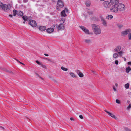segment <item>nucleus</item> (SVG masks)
Listing matches in <instances>:
<instances>
[{
  "label": "nucleus",
  "mask_w": 131,
  "mask_h": 131,
  "mask_svg": "<svg viewBox=\"0 0 131 131\" xmlns=\"http://www.w3.org/2000/svg\"><path fill=\"white\" fill-rule=\"evenodd\" d=\"M91 26L94 33L96 35L100 34L101 33V29L100 26L98 25L92 24Z\"/></svg>",
  "instance_id": "1"
},
{
  "label": "nucleus",
  "mask_w": 131,
  "mask_h": 131,
  "mask_svg": "<svg viewBox=\"0 0 131 131\" xmlns=\"http://www.w3.org/2000/svg\"><path fill=\"white\" fill-rule=\"evenodd\" d=\"M57 3L58 6L56 7L57 9L59 11H60V8H61L63 7L64 6V3L61 0H58L57 1Z\"/></svg>",
  "instance_id": "2"
},
{
  "label": "nucleus",
  "mask_w": 131,
  "mask_h": 131,
  "mask_svg": "<svg viewBox=\"0 0 131 131\" xmlns=\"http://www.w3.org/2000/svg\"><path fill=\"white\" fill-rule=\"evenodd\" d=\"M99 17L103 26L105 27H107V23L104 17L102 15H100Z\"/></svg>",
  "instance_id": "3"
},
{
  "label": "nucleus",
  "mask_w": 131,
  "mask_h": 131,
  "mask_svg": "<svg viewBox=\"0 0 131 131\" xmlns=\"http://www.w3.org/2000/svg\"><path fill=\"white\" fill-rule=\"evenodd\" d=\"M80 28L86 34H90L91 33L90 32L89 30L83 26H80Z\"/></svg>",
  "instance_id": "4"
},
{
  "label": "nucleus",
  "mask_w": 131,
  "mask_h": 131,
  "mask_svg": "<svg viewBox=\"0 0 131 131\" xmlns=\"http://www.w3.org/2000/svg\"><path fill=\"white\" fill-rule=\"evenodd\" d=\"M103 4L104 7L106 8H109L111 6L110 2L106 1H104L103 3Z\"/></svg>",
  "instance_id": "5"
},
{
  "label": "nucleus",
  "mask_w": 131,
  "mask_h": 131,
  "mask_svg": "<svg viewBox=\"0 0 131 131\" xmlns=\"http://www.w3.org/2000/svg\"><path fill=\"white\" fill-rule=\"evenodd\" d=\"M118 10L120 11H123L125 9V6L122 4H118L117 6Z\"/></svg>",
  "instance_id": "6"
},
{
  "label": "nucleus",
  "mask_w": 131,
  "mask_h": 131,
  "mask_svg": "<svg viewBox=\"0 0 131 131\" xmlns=\"http://www.w3.org/2000/svg\"><path fill=\"white\" fill-rule=\"evenodd\" d=\"M131 32V29H128L125 30L121 32V35L122 36H125L129 32Z\"/></svg>",
  "instance_id": "7"
},
{
  "label": "nucleus",
  "mask_w": 131,
  "mask_h": 131,
  "mask_svg": "<svg viewBox=\"0 0 131 131\" xmlns=\"http://www.w3.org/2000/svg\"><path fill=\"white\" fill-rule=\"evenodd\" d=\"M110 10L112 12L117 13L118 11V9L117 7L116 6H113L111 7L110 8Z\"/></svg>",
  "instance_id": "8"
},
{
  "label": "nucleus",
  "mask_w": 131,
  "mask_h": 131,
  "mask_svg": "<svg viewBox=\"0 0 131 131\" xmlns=\"http://www.w3.org/2000/svg\"><path fill=\"white\" fill-rule=\"evenodd\" d=\"M68 12V9L66 8H65L64 10L61 12V16L62 17H66L67 16L66 13Z\"/></svg>",
  "instance_id": "9"
},
{
  "label": "nucleus",
  "mask_w": 131,
  "mask_h": 131,
  "mask_svg": "<svg viewBox=\"0 0 131 131\" xmlns=\"http://www.w3.org/2000/svg\"><path fill=\"white\" fill-rule=\"evenodd\" d=\"M29 23L33 27H35L37 25L36 22L33 20L29 21Z\"/></svg>",
  "instance_id": "10"
},
{
  "label": "nucleus",
  "mask_w": 131,
  "mask_h": 131,
  "mask_svg": "<svg viewBox=\"0 0 131 131\" xmlns=\"http://www.w3.org/2000/svg\"><path fill=\"white\" fill-rule=\"evenodd\" d=\"M111 3L112 5H116L118 4L119 0H110Z\"/></svg>",
  "instance_id": "11"
},
{
  "label": "nucleus",
  "mask_w": 131,
  "mask_h": 131,
  "mask_svg": "<svg viewBox=\"0 0 131 131\" xmlns=\"http://www.w3.org/2000/svg\"><path fill=\"white\" fill-rule=\"evenodd\" d=\"M57 28L58 30H61L64 29V26L63 24H61L58 25Z\"/></svg>",
  "instance_id": "12"
},
{
  "label": "nucleus",
  "mask_w": 131,
  "mask_h": 131,
  "mask_svg": "<svg viewBox=\"0 0 131 131\" xmlns=\"http://www.w3.org/2000/svg\"><path fill=\"white\" fill-rule=\"evenodd\" d=\"M46 28L45 26H41L39 27V29L41 31H43L46 29Z\"/></svg>",
  "instance_id": "13"
},
{
  "label": "nucleus",
  "mask_w": 131,
  "mask_h": 131,
  "mask_svg": "<svg viewBox=\"0 0 131 131\" xmlns=\"http://www.w3.org/2000/svg\"><path fill=\"white\" fill-rule=\"evenodd\" d=\"M54 29L52 28H48L46 30L47 32L49 33L52 32L54 31Z\"/></svg>",
  "instance_id": "14"
},
{
  "label": "nucleus",
  "mask_w": 131,
  "mask_h": 131,
  "mask_svg": "<svg viewBox=\"0 0 131 131\" xmlns=\"http://www.w3.org/2000/svg\"><path fill=\"white\" fill-rule=\"evenodd\" d=\"M2 9L4 10H6L8 9V6L6 4L3 5Z\"/></svg>",
  "instance_id": "15"
},
{
  "label": "nucleus",
  "mask_w": 131,
  "mask_h": 131,
  "mask_svg": "<svg viewBox=\"0 0 131 131\" xmlns=\"http://www.w3.org/2000/svg\"><path fill=\"white\" fill-rule=\"evenodd\" d=\"M121 48V47L120 46H118L114 49V50L116 52H118L120 51Z\"/></svg>",
  "instance_id": "16"
},
{
  "label": "nucleus",
  "mask_w": 131,
  "mask_h": 131,
  "mask_svg": "<svg viewBox=\"0 0 131 131\" xmlns=\"http://www.w3.org/2000/svg\"><path fill=\"white\" fill-rule=\"evenodd\" d=\"M22 17L23 19L24 20V21L23 22V23L24 24L25 23V21L28 20L29 19L28 17L26 16H23Z\"/></svg>",
  "instance_id": "17"
},
{
  "label": "nucleus",
  "mask_w": 131,
  "mask_h": 131,
  "mask_svg": "<svg viewBox=\"0 0 131 131\" xmlns=\"http://www.w3.org/2000/svg\"><path fill=\"white\" fill-rule=\"evenodd\" d=\"M119 54L117 53H114L113 55V57L114 58L116 59L119 57Z\"/></svg>",
  "instance_id": "18"
},
{
  "label": "nucleus",
  "mask_w": 131,
  "mask_h": 131,
  "mask_svg": "<svg viewBox=\"0 0 131 131\" xmlns=\"http://www.w3.org/2000/svg\"><path fill=\"white\" fill-rule=\"evenodd\" d=\"M126 70L127 73H129L131 70V68L129 66H128L126 68Z\"/></svg>",
  "instance_id": "19"
},
{
  "label": "nucleus",
  "mask_w": 131,
  "mask_h": 131,
  "mask_svg": "<svg viewBox=\"0 0 131 131\" xmlns=\"http://www.w3.org/2000/svg\"><path fill=\"white\" fill-rule=\"evenodd\" d=\"M85 42L88 44H90L92 43V41L90 39H86L85 40Z\"/></svg>",
  "instance_id": "20"
},
{
  "label": "nucleus",
  "mask_w": 131,
  "mask_h": 131,
  "mask_svg": "<svg viewBox=\"0 0 131 131\" xmlns=\"http://www.w3.org/2000/svg\"><path fill=\"white\" fill-rule=\"evenodd\" d=\"M113 16L112 15H108L106 17V18L108 20H111L113 18Z\"/></svg>",
  "instance_id": "21"
},
{
  "label": "nucleus",
  "mask_w": 131,
  "mask_h": 131,
  "mask_svg": "<svg viewBox=\"0 0 131 131\" xmlns=\"http://www.w3.org/2000/svg\"><path fill=\"white\" fill-rule=\"evenodd\" d=\"M70 75L73 78H77V77L75 75V74L71 72L69 73Z\"/></svg>",
  "instance_id": "22"
},
{
  "label": "nucleus",
  "mask_w": 131,
  "mask_h": 131,
  "mask_svg": "<svg viewBox=\"0 0 131 131\" xmlns=\"http://www.w3.org/2000/svg\"><path fill=\"white\" fill-rule=\"evenodd\" d=\"M129 83H127V84H125L124 85L125 88L126 89H127L129 88Z\"/></svg>",
  "instance_id": "23"
},
{
  "label": "nucleus",
  "mask_w": 131,
  "mask_h": 131,
  "mask_svg": "<svg viewBox=\"0 0 131 131\" xmlns=\"http://www.w3.org/2000/svg\"><path fill=\"white\" fill-rule=\"evenodd\" d=\"M17 15L20 16H22L23 15V12L21 11H19L17 13Z\"/></svg>",
  "instance_id": "24"
},
{
  "label": "nucleus",
  "mask_w": 131,
  "mask_h": 131,
  "mask_svg": "<svg viewBox=\"0 0 131 131\" xmlns=\"http://www.w3.org/2000/svg\"><path fill=\"white\" fill-rule=\"evenodd\" d=\"M108 115L114 119H116L115 116L113 114L110 113Z\"/></svg>",
  "instance_id": "25"
},
{
  "label": "nucleus",
  "mask_w": 131,
  "mask_h": 131,
  "mask_svg": "<svg viewBox=\"0 0 131 131\" xmlns=\"http://www.w3.org/2000/svg\"><path fill=\"white\" fill-rule=\"evenodd\" d=\"M123 53L124 52L122 51H120L118 52V54H119V56L121 57Z\"/></svg>",
  "instance_id": "26"
},
{
  "label": "nucleus",
  "mask_w": 131,
  "mask_h": 131,
  "mask_svg": "<svg viewBox=\"0 0 131 131\" xmlns=\"http://www.w3.org/2000/svg\"><path fill=\"white\" fill-rule=\"evenodd\" d=\"M117 26L119 29H121L123 27V25H122L119 24H117Z\"/></svg>",
  "instance_id": "27"
},
{
  "label": "nucleus",
  "mask_w": 131,
  "mask_h": 131,
  "mask_svg": "<svg viewBox=\"0 0 131 131\" xmlns=\"http://www.w3.org/2000/svg\"><path fill=\"white\" fill-rule=\"evenodd\" d=\"M91 3L90 1H87L86 2V5L87 7H89Z\"/></svg>",
  "instance_id": "28"
},
{
  "label": "nucleus",
  "mask_w": 131,
  "mask_h": 131,
  "mask_svg": "<svg viewBox=\"0 0 131 131\" xmlns=\"http://www.w3.org/2000/svg\"><path fill=\"white\" fill-rule=\"evenodd\" d=\"M13 15L15 16L17 14V11L15 10H14L13 12Z\"/></svg>",
  "instance_id": "29"
},
{
  "label": "nucleus",
  "mask_w": 131,
  "mask_h": 131,
  "mask_svg": "<svg viewBox=\"0 0 131 131\" xmlns=\"http://www.w3.org/2000/svg\"><path fill=\"white\" fill-rule=\"evenodd\" d=\"M61 69L63 70L64 71H67L68 70L67 69L65 68V67H61Z\"/></svg>",
  "instance_id": "30"
},
{
  "label": "nucleus",
  "mask_w": 131,
  "mask_h": 131,
  "mask_svg": "<svg viewBox=\"0 0 131 131\" xmlns=\"http://www.w3.org/2000/svg\"><path fill=\"white\" fill-rule=\"evenodd\" d=\"M78 75L80 77H82L84 76L83 74L81 72L79 73Z\"/></svg>",
  "instance_id": "31"
},
{
  "label": "nucleus",
  "mask_w": 131,
  "mask_h": 131,
  "mask_svg": "<svg viewBox=\"0 0 131 131\" xmlns=\"http://www.w3.org/2000/svg\"><path fill=\"white\" fill-rule=\"evenodd\" d=\"M128 37H129V40H131V33H130L128 35Z\"/></svg>",
  "instance_id": "32"
},
{
  "label": "nucleus",
  "mask_w": 131,
  "mask_h": 131,
  "mask_svg": "<svg viewBox=\"0 0 131 131\" xmlns=\"http://www.w3.org/2000/svg\"><path fill=\"white\" fill-rule=\"evenodd\" d=\"M116 103H117L120 104V101L118 99H116Z\"/></svg>",
  "instance_id": "33"
},
{
  "label": "nucleus",
  "mask_w": 131,
  "mask_h": 131,
  "mask_svg": "<svg viewBox=\"0 0 131 131\" xmlns=\"http://www.w3.org/2000/svg\"><path fill=\"white\" fill-rule=\"evenodd\" d=\"M75 72L77 74H78L79 73H80V71L78 70H75Z\"/></svg>",
  "instance_id": "34"
},
{
  "label": "nucleus",
  "mask_w": 131,
  "mask_h": 131,
  "mask_svg": "<svg viewBox=\"0 0 131 131\" xmlns=\"http://www.w3.org/2000/svg\"><path fill=\"white\" fill-rule=\"evenodd\" d=\"M131 108V104H130L128 106V107H127V108L128 110L130 108Z\"/></svg>",
  "instance_id": "35"
},
{
  "label": "nucleus",
  "mask_w": 131,
  "mask_h": 131,
  "mask_svg": "<svg viewBox=\"0 0 131 131\" xmlns=\"http://www.w3.org/2000/svg\"><path fill=\"white\" fill-rule=\"evenodd\" d=\"M5 71L7 72H9L10 73H13V72H12L8 70H5Z\"/></svg>",
  "instance_id": "36"
},
{
  "label": "nucleus",
  "mask_w": 131,
  "mask_h": 131,
  "mask_svg": "<svg viewBox=\"0 0 131 131\" xmlns=\"http://www.w3.org/2000/svg\"><path fill=\"white\" fill-rule=\"evenodd\" d=\"M36 62L38 64L40 65L41 64V63H40L37 60L36 61Z\"/></svg>",
  "instance_id": "37"
},
{
  "label": "nucleus",
  "mask_w": 131,
  "mask_h": 131,
  "mask_svg": "<svg viewBox=\"0 0 131 131\" xmlns=\"http://www.w3.org/2000/svg\"><path fill=\"white\" fill-rule=\"evenodd\" d=\"M115 63L116 64L118 65V60H115Z\"/></svg>",
  "instance_id": "38"
},
{
  "label": "nucleus",
  "mask_w": 131,
  "mask_h": 131,
  "mask_svg": "<svg viewBox=\"0 0 131 131\" xmlns=\"http://www.w3.org/2000/svg\"><path fill=\"white\" fill-rule=\"evenodd\" d=\"M3 6V4L0 2V8H2Z\"/></svg>",
  "instance_id": "39"
},
{
  "label": "nucleus",
  "mask_w": 131,
  "mask_h": 131,
  "mask_svg": "<svg viewBox=\"0 0 131 131\" xmlns=\"http://www.w3.org/2000/svg\"><path fill=\"white\" fill-rule=\"evenodd\" d=\"M28 1V0H23V2L24 3H26Z\"/></svg>",
  "instance_id": "40"
},
{
  "label": "nucleus",
  "mask_w": 131,
  "mask_h": 131,
  "mask_svg": "<svg viewBox=\"0 0 131 131\" xmlns=\"http://www.w3.org/2000/svg\"><path fill=\"white\" fill-rule=\"evenodd\" d=\"M105 111L108 114V115L110 113V112H109L107 111L106 110H105Z\"/></svg>",
  "instance_id": "41"
},
{
  "label": "nucleus",
  "mask_w": 131,
  "mask_h": 131,
  "mask_svg": "<svg viewBox=\"0 0 131 131\" xmlns=\"http://www.w3.org/2000/svg\"><path fill=\"white\" fill-rule=\"evenodd\" d=\"M80 118L81 119H83V116L82 115H80L79 116Z\"/></svg>",
  "instance_id": "42"
},
{
  "label": "nucleus",
  "mask_w": 131,
  "mask_h": 131,
  "mask_svg": "<svg viewBox=\"0 0 131 131\" xmlns=\"http://www.w3.org/2000/svg\"><path fill=\"white\" fill-rule=\"evenodd\" d=\"M40 65H41L42 67L43 68H46V66L43 65L41 63V64H40Z\"/></svg>",
  "instance_id": "43"
},
{
  "label": "nucleus",
  "mask_w": 131,
  "mask_h": 131,
  "mask_svg": "<svg viewBox=\"0 0 131 131\" xmlns=\"http://www.w3.org/2000/svg\"><path fill=\"white\" fill-rule=\"evenodd\" d=\"M36 75H37L38 76H39V77L40 78H41L43 79L42 78V77L40 76L38 74H37V73H36Z\"/></svg>",
  "instance_id": "44"
},
{
  "label": "nucleus",
  "mask_w": 131,
  "mask_h": 131,
  "mask_svg": "<svg viewBox=\"0 0 131 131\" xmlns=\"http://www.w3.org/2000/svg\"><path fill=\"white\" fill-rule=\"evenodd\" d=\"M113 89L114 91H116V89L115 88L114 86L113 87Z\"/></svg>",
  "instance_id": "45"
},
{
  "label": "nucleus",
  "mask_w": 131,
  "mask_h": 131,
  "mask_svg": "<svg viewBox=\"0 0 131 131\" xmlns=\"http://www.w3.org/2000/svg\"><path fill=\"white\" fill-rule=\"evenodd\" d=\"M1 128L2 129H3V130H5V128H4V127H1Z\"/></svg>",
  "instance_id": "46"
},
{
  "label": "nucleus",
  "mask_w": 131,
  "mask_h": 131,
  "mask_svg": "<svg viewBox=\"0 0 131 131\" xmlns=\"http://www.w3.org/2000/svg\"><path fill=\"white\" fill-rule=\"evenodd\" d=\"M46 59L47 60H48L49 61H51V60L49 59V58H46Z\"/></svg>",
  "instance_id": "47"
},
{
  "label": "nucleus",
  "mask_w": 131,
  "mask_h": 131,
  "mask_svg": "<svg viewBox=\"0 0 131 131\" xmlns=\"http://www.w3.org/2000/svg\"><path fill=\"white\" fill-rule=\"evenodd\" d=\"M122 58L124 59V60L125 61H126V59L125 57H122Z\"/></svg>",
  "instance_id": "48"
},
{
  "label": "nucleus",
  "mask_w": 131,
  "mask_h": 131,
  "mask_svg": "<svg viewBox=\"0 0 131 131\" xmlns=\"http://www.w3.org/2000/svg\"><path fill=\"white\" fill-rule=\"evenodd\" d=\"M126 130L127 131H129V129L128 128H126Z\"/></svg>",
  "instance_id": "49"
},
{
  "label": "nucleus",
  "mask_w": 131,
  "mask_h": 131,
  "mask_svg": "<svg viewBox=\"0 0 131 131\" xmlns=\"http://www.w3.org/2000/svg\"><path fill=\"white\" fill-rule=\"evenodd\" d=\"M70 119L71 120H74V118H71Z\"/></svg>",
  "instance_id": "50"
},
{
  "label": "nucleus",
  "mask_w": 131,
  "mask_h": 131,
  "mask_svg": "<svg viewBox=\"0 0 131 131\" xmlns=\"http://www.w3.org/2000/svg\"><path fill=\"white\" fill-rule=\"evenodd\" d=\"M128 65H131V62H128Z\"/></svg>",
  "instance_id": "51"
},
{
  "label": "nucleus",
  "mask_w": 131,
  "mask_h": 131,
  "mask_svg": "<svg viewBox=\"0 0 131 131\" xmlns=\"http://www.w3.org/2000/svg\"><path fill=\"white\" fill-rule=\"evenodd\" d=\"M44 55L47 56H49V55L48 54H46V53L44 54Z\"/></svg>",
  "instance_id": "52"
},
{
  "label": "nucleus",
  "mask_w": 131,
  "mask_h": 131,
  "mask_svg": "<svg viewBox=\"0 0 131 131\" xmlns=\"http://www.w3.org/2000/svg\"><path fill=\"white\" fill-rule=\"evenodd\" d=\"M15 60L17 61L19 63H20V62L19 60H17V59H15Z\"/></svg>",
  "instance_id": "53"
},
{
  "label": "nucleus",
  "mask_w": 131,
  "mask_h": 131,
  "mask_svg": "<svg viewBox=\"0 0 131 131\" xmlns=\"http://www.w3.org/2000/svg\"><path fill=\"white\" fill-rule=\"evenodd\" d=\"M9 16L11 18H12V15L10 14L9 15Z\"/></svg>",
  "instance_id": "54"
},
{
  "label": "nucleus",
  "mask_w": 131,
  "mask_h": 131,
  "mask_svg": "<svg viewBox=\"0 0 131 131\" xmlns=\"http://www.w3.org/2000/svg\"><path fill=\"white\" fill-rule=\"evenodd\" d=\"M92 72L93 73H94V74H95V72L94 71H92Z\"/></svg>",
  "instance_id": "55"
},
{
  "label": "nucleus",
  "mask_w": 131,
  "mask_h": 131,
  "mask_svg": "<svg viewBox=\"0 0 131 131\" xmlns=\"http://www.w3.org/2000/svg\"><path fill=\"white\" fill-rule=\"evenodd\" d=\"M19 63L23 65H24V63H22L21 62H20V63Z\"/></svg>",
  "instance_id": "56"
},
{
  "label": "nucleus",
  "mask_w": 131,
  "mask_h": 131,
  "mask_svg": "<svg viewBox=\"0 0 131 131\" xmlns=\"http://www.w3.org/2000/svg\"><path fill=\"white\" fill-rule=\"evenodd\" d=\"M127 102L128 103H129V101L128 100L127 101Z\"/></svg>",
  "instance_id": "57"
}]
</instances>
